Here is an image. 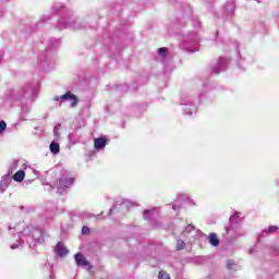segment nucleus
I'll list each match as a JSON object with an SVG mask.
<instances>
[{
	"label": "nucleus",
	"instance_id": "1",
	"mask_svg": "<svg viewBox=\"0 0 279 279\" xmlns=\"http://www.w3.org/2000/svg\"><path fill=\"white\" fill-rule=\"evenodd\" d=\"M108 145V140L106 137H97L94 140L95 149H104Z\"/></svg>",
	"mask_w": 279,
	"mask_h": 279
},
{
	"label": "nucleus",
	"instance_id": "2",
	"mask_svg": "<svg viewBox=\"0 0 279 279\" xmlns=\"http://www.w3.org/2000/svg\"><path fill=\"white\" fill-rule=\"evenodd\" d=\"M60 99H71L72 100V108H75L77 106V96H75L73 93L68 92L65 94H63L62 96H60Z\"/></svg>",
	"mask_w": 279,
	"mask_h": 279
},
{
	"label": "nucleus",
	"instance_id": "3",
	"mask_svg": "<svg viewBox=\"0 0 279 279\" xmlns=\"http://www.w3.org/2000/svg\"><path fill=\"white\" fill-rule=\"evenodd\" d=\"M73 182H75V179L73 178L60 179L59 186L60 189H69V186H73Z\"/></svg>",
	"mask_w": 279,
	"mask_h": 279
},
{
	"label": "nucleus",
	"instance_id": "4",
	"mask_svg": "<svg viewBox=\"0 0 279 279\" xmlns=\"http://www.w3.org/2000/svg\"><path fill=\"white\" fill-rule=\"evenodd\" d=\"M74 258H75L77 265H80L81 267L88 266V260H86V258L84 257V255L82 253H76Z\"/></svg>",
	"mask_w": 279,
	"mask_h": 279
},
{
	"label": "nucleus",
	"instance_id": "5",
	"mask_svg": "<svg viewBox=\"0 0 279 279\" xmlns=\"http://www.w3.org/2000/svg\"><path fill=\"white\" fill-rule=\"evenodd\" d=\"M208 241H209L210 245H213L214 247H218L219 236H217V233H210L208 236Z\"/></svg>",
	"mask_w": 279,
	"mask_h": 279
},
{
	"label": "nucleus",
	"instance_id": "6",
	"mask_svg": "<svg viewBox=\"0 0 279 279\" xmlns=\"http://www.w3.org/2000/svg\"><path fill=\"white\" fill-rule=\"evenodd\" d=\"M14 182H23L25 180V171L19 170L13 175Z\"/></svg>",
	"mask_w": 279,
	"mask_h": 279
},
{
	"label": "nucleus",
	"instance_id": "7",
	"mask_svg": "<svg viewBox=\"0 0 279 279\" xmlns=\"http://www.w3.org/2000/svg\"><path fill=\"white\" fill-rule=\"evenodd\" d=\"M57 254L59 256H66V254H69V250H66V247L59 244L57 245Z\"/></svg>",
	"mask_w": 279,
	"mask_h": 279
},
{
	"label": "nucleus",
	"instance_id": "8",
	"mask_svg": "<svg viewBox=\"0 0 279 279\" xmlns=\"http://www.w3.org/2000/svg\"><path fill=\"white\" fill-rule=\"evenodd\" d=\"M50 151L52 154H60V144L56 143V142H52L50 144Z\"/></svg>",
	"mask_w": 279,
	"mask_h": 279
},
{
	"label": "nucleus",
	"instance_id": "9",
	"mask_svg": "<svg viewBox=\"0 0 279 279\" xmlns=\"http://www.w3.org/2000/svg\"><path fill=\"white\" fill-rule=\"evenodd\" d=\"M184 247H186V243L182 240H178L177 241V246H175V250L178 252H180V250H184Z\"/></svg>",
	"mask_w": 279,
	"mask_h": 279
},
{
	"label": "nucleus",
	"instance_id": "10",
	"mask_svg": "<svg viewBox=\"0 0 279 279\" xmlns=\"http://www.w3.org/2000/svg\"><path fill=\"white\" fill-rule=\"evenodd\" d=\"M275 232H278V227L277 226H270L266 230V234H274Z\"/></svg>",
	"mask_w": 279,
	"mask_h": 279
},
{
	"label": "nucleus",
	"instance_id": "11",
	"mask_svg": "<svg viewBox=\"0 0 279 279\" xmlns=\"http://www.w3.org/2000/svg\"><path fill=\"white\" fill-rule=\"evenodd\" d=\"M167 53H169V49H167V48H165V47L158 49V54H159V56L165 57V56H167Z\"/></svg>",
	"mask_w": 279,
	"mask_h": 279
},
{
	"label": "nucleus",
	"instance_id": "12",
	"mask_svg": "<svg viewBox=\"0 0 279 279\" xmlns=\"http://www.w3.org/2000/svg\"><path fill=\"white\" fill-rule=\"evenodd\" d=\"M159 279H171V277L166 271H159Z\"/></svg>",
	"mask_w": 279,
	"mask_h": 279
},
{
	"label": "nucleus",
	"instance_id": "13",
	"mask_svg": "<svg viewBox=\"0 0 279 279\" xmlns=\"http://www.w3.org/2000/svg\"><path fill=\"white\" fill-rule=\"evenodd\" d=\"M82 233H83V234H90V228H88L87 226H84V227L82 228Z\"/></svg>",
	"mask_w": 279,
	"mask_h": 279
},
{
	"label": "nucleus",
	"instance_id": "14",
	"mask_svg": "<svg viewBox=\"0 0 279 279\" xmlns=\"http://www.w3.org/2000/svg\"><path fill=\"white\" fill-rule=\"evenodd\" d=\"M8 128V124H5V121H0V133L3 132Z\"/></svg>",
	"mask_w": 279,
	"mask_h": 279
},
{
	"label": "nucleus",
	"instance_id": "15",
	"mask_svg": "<svg viewBox=\"0 0 279 279\" xmlns=\"http://www.w3.org/2000/svg\"><path fill=\"white\" fill-rule=\"evenodd\" d=\"M234 265V262H232V260H228L227 262V267H228V269H232V266Z\"/></svg>",
	"mask_w": 279,
	"mask_h": 279
},
{
	"label": "nucleus",
	"instance_id": "16",
	"mask_svg": "<svg viewBox=\"0 0 279 279\" xmlns=\"http://www.w3.org/2000/svg\"><path fill=\"white\" fill-rule=\"evenodd\" d=\"M16 248H19V244L11 245V250H16Z\"/></svg>",
	"mask_w": 279,
	"mask_h": 279
},
{
	"label": "nucleus",
	"instance_id": "17",
	"mask_svg": "<svg viewBox=\"0 0 279 279\" xmlns=\"http://www.w3.org/2000/svg\"><path fill=\"white\" fill-rule=\"evenodd\" d=\"M147 213H149L148 210H146L145 213H144V215H147Z\"/></svg>",
	"mask_w": 279,
	"mask_h": 279
}]
</instances>
